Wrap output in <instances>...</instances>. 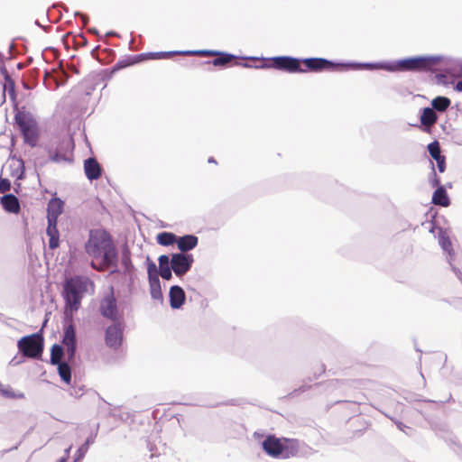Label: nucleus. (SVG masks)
<instances>
[{"mask_svg": "<svg viewBox=\"0 0 462 462\" xmlns=\"http://www.w3.org/2000/svg\"><path fill=\"white\" fill-rule=\"evenodd\" d=\"M48 154H49V160L52 162H55V163H60V162H72V159L66 155V154H63L61 153V152H60L59 150H55V151H52L51 149H48Z\"/></svg>", "mask_w": 462, "mask_h": 462, "instance_id": "473e14b6", "label": "nucleus"}, {"mask_svg": "<svg viewBox=\"0 0 462 462\" xmlns=\"http://www.w3.org/2000/svg\"><path fill=\"white\" fill-rule=\"evenodd\" d=\"M90 31H91V32H93V33H97V30L96 28H92Z\"/></svg>", "mask_w": 462, "mask_h": 462, "instance_id": "69168bd1", "label": "nucleus"}, {"mask_svg": "<svg viewBox=\"0 0 462 462\" xmlns=\"http://www.w3.org/2000/svg\"><path fill=\"white\" fill-rule=\"evenodd\" d=\"M170 260L175 268V275L179 278L188 273L194 263L191 254L173 253L170 255Z\"/></svg>", "mask_w": 462, "mask_h": 462, "instance_id": "4468645a", "label": "nucleus"}, {"mask_svg": "<svg viewBox=\"0 0 462 462\" xmlns=\"http://www.w3.org/2000/svg\"><path fill=\"white\" fill-rule=\"evenodd\" d=\"M430 164H431V175H432V178L430 180V183L433 187H436L438 188L439 185H441L440 184V180L439 178L437 176L436 174V171H435V168H434V164L433 162H430Z\"/></svg>", "mask_w": 462, "mask_h": 462, "instance_id": "37998d69", "label": "nucleus"}, {"mask_svg": "<svg viewBox=\"0 0 462 462\" xmlns=\"http://www.w3.org/2000/svg\"><path fill=\"white\" fill-rule=\"evenodd\" d=\"M176 54L182 55V51H158V52L141 53L138 55H129L123 60H119L111 68L110 77H112L113 74H115L116 72H117L123 69H125L129 66H132V65L141 62L148 56H150L153 59H162V58H170Z\"/></svg>", "mask_w": 462, "mask_h": 462, "instance_id": "1a4fd4ad", "label": "nucleus"}, {"mask_svg": "<svg viewBox=\"0 0 462 462\" xmlns=\"http://www.w3.org/2000/svg\"><path fill=\"white\" fill-rule=\"evenodd\" d=\"M64 356V347L62 345L54 344L51 349V364L55 365L59 363L63 362L62 357Z\"/></svg>", "mask_w": 462, "mask_h": 462, "instance_id": "c756f323", "label": "nucleus"}, {"mask_svg": "<svg viewBox=\"0 0 462 462\" xmlns=\"http://www.w3.org/2000/svg\"><path fill=\"white\" fill-rule=\"evenodd\" d=\"M48 161H50V160L46 159L44 156H35L33 159V162H34V166H35L36 171L39 168H42L43 166H45V164L48 162Z\"/></svg>", "mask_w": 462, "mask_h": 462, "instance_id": "a19ab883", "label": "nucleus"}, {"mask_svg": "<svg viewBox=\"0 0 462 462\" xmlns=\"http://www.w3.org/2000/svg\"><path fill=\"white\" fill-rule=\"evenodd\" d=\"M99 424L97 425V429L95 432H91L89 436L86 439L85 442L77 449L76 453L79 454L83 457H85L87 452L88 451V448L90 445H92L97 438V430H98Z\"/></svg>", "mask_w": 462, "mask_h": 462, "instance_id": "7c9ffc66", "label": "nucleus"}, {"mask_svg": "<svg viewBox=\"0 0 462 462\" xmlns=\"http://www.w3.org/2000/svg\"><path fill=\"white\" fill-rule=\"evenodd\" d=\"M93 286V281L84 275L65 277L62 282L61 296L65 303L66 313L69 312L72 315L77 312L88 287Z\"/></svg>", "mask_w": 462, "mask_h": 462, "instance_id": "f03ea898", "label": "nucleus"}, {"mask_svg": "<svg viewBox=\"0 0 462 462\" xmlns=\"http://www.w3.org/2000/svg\"><path fill=\"white\" fill-rule=\"evenodd\" d=\"M145 264L147 267V279L149 283L151 298L159 302H163V295L160 278H158V269L156 263L146 256Z\"/></svg>", "mask_w": 462, "mask_h": 462, "instance_id": "9b49d317", "label": "nucleus"}, {"mask_svg": "<svg viewBox=\"0 0 462 462\" xmlns=\"http://www.w3.org/2000/svg\"><path fill=\"white\" fill-rule=\"evenodd\" d=\"M13 176L15 177L18 180H23L25 178L24 162L22 159L19 161L18 167L14 171Z\"/></svg>", "mask_w": 462, "mask_h": 462, "instance_id": "4c0bfd02", "label": "nucleus"}, {"mask_svg": "<svg viewBox=\"0 0 462 462\" xmlns=\"http://www.w3.org/2000/svg\"><path fill=\"white\" fill-rule=\"evenodd\" d=\"M383 69L389 72V60L385 61H378V62H355V61H348L344 62L343 69L348 70V69Z\"/></svg>", "mask_w": 462, "mask_h": 462, "instance_id": "dca6fc26", "label": "nucleus"}, {"mask_svg": "<svg viewBox=\"0 0 462 462\" xmlns=\"http://www.w3.org/2000/svg\"><path fill=\"white\" fill-rule=\"evenodd\" d=\"M62 346L66 350L67 359L69 361H75L77 352V337L76 328L72 321L64 325Z\"/></svg>", "mask_w": 462, "mask_h": 462, "instance_id": "ddd939ff", "label": "nucleus"}, {"mask_svg": "<svg viewBox=\"0 0 462 462\" xmlns=\"http://www.w3.org/2000/svg\"><path fill=\"white\" fill-rule=\"evenodd\" d=\"M68 458L62 456L56 462H68Z\"/></svg>", "mask_w": 462, "mask_h": 462, "instance_id": "4d7b16f0", "label": "nucleus"}, {"mask_svg": "<svg viewBox=\"0 0 462 462\" xmlns=\"http://www.w3.org/2000/svg\"><path fill=\"white\" fill-rule=\"evenodd\" d=\"M107 35H117V33L115 32H107Z\"/></svg>", "mask_w": 462, "mask_h": 462, "instance_id": "0e129e2a", "label": "nucleus"}, {"mask_svg": "<svg viewBox=\"0 0 462 462\" xmlns=\"http://www.w3.org/2000/svg\"><path fill=\"white\" fill-rule=\"evenodd\" d=\"M14 124L21 132L23 142L31 147H35L39 139L38 123L34 116L25 106L14 107Z\"/></svg>", "mask_w": 462, "mask_h": 462, "instance_id": "39448f33", "label": "nucleus"}, {"mask_svg": "<svg viewBox=\"0 0 462 462\" xmlns=\"http://www.w3.org/2000/svg\"><path fill=\"white\" fill-rule=\"evenodd\" d=\"M64 202L60 198H52L47 205L46 235L49 236V247L54 250L60 246V233L58 230V217L63 212Z\"/></svg>", "mask_w": 462, "mask_h": 462, "instance_id": "423d86ee", "label": "nucleus"}, {"mask_svg": "<svg viewBox=\"0 0 462 462\" xmlns=\"http://www.w3.org/2000/svg\"><path fill=\"white\" fill-rule=\"evenodd\" d=\"M438 120V116L432 107L427 106L420 110V121L422 125L430 126Z\"/></svg>", "mask_w": 462, "mask_h": 462, "instance_id": "393cba45", "label": "nucleus"}, {"mask_svg": "<svg viewBox=\"0 0 462 462\" xmlns=\"http://www.w3.org/2000/svg\"><path fill=\"white\" fill-rule=\"evenodd\" d=\"M427 149L430 157L433 160L442 155L440 152V146L438 141H433L430 143H429Z\"/></svg>", "mask_w": 462, "mask_h": 462, "instance_id": "e433bc0d", "label": "nucleus"}, {"mask_svg": "<svg viewBox=\"0 0 462 462\" xmlns=\"http://www.w3.org/2000/svg\"><path fill=\"white\" fill-rule=\"evenodd\" d=\"M84 171L87 179L93 181L101 177L103 169L96 158L89 157L84 161Z\"/></svg>", "mask_w": 462, "mask_h": 462, "instance_id": "a211bd4d", "label": "nucleus"}, {"mask_svg": "<svg viewBox=\"0 0 462 462\" xmlns=\"http://www.w3.org/2000/svg\"><path fill=\"white\" fill-rule=\"evenodd\" d=\"M158 278L160 276L165 280L170 281L172 279V273H175V268L170 260V255L162 254L158 257Z\"/></svg>", "mask_w": 462, "mask_h": 462, "instance_id": "f3484780", "label": "nucleus"}, {"mask_svg": "<svg viewBox=\"0 0 462 462\" xmlns=\"http://www.w3.org/2000/svg\"><path fill=\"white\" fill-rule=\"evenodd\" d=\"M436 162H437V167H438V170L440 173L444 172L445 170H446V158L444 155H441L438 158H435Z\"/></svg>", "mask_w": 462, "mask_h": 462, "instance_id": "79ce46f5", "label": "nucleus"}, {"mask_svg": "<svg viewBox=\"0 0 462 462\" xmlns=\"http://www.w3.org/2000/svg\"><path fill=\"white\" fill-rule=\"evenodd\" d=\"M217 56V58L213 59L210 61H208L207 63L212 64L216 67H222L236 58V55L224 51H219L218 55Z\"/></svg>", "mask_w": 462, "mask_h": 462, "instance_id": "c85d7f7f", "label": "nucleus"}, {"mask_svg": "<svg viewBox=\"0 0 462 462\" xmlns=\"http://www.w3.org/2000/svg\"><path fill=\"white\" fill-rule=\"evenodd\" d=\"M170 306L173 310L180 309L186 301L184 290L179 285H172L169 291Z\"/></svg>", "mask_w": 462, "mask_h": 462, "instance_id": "6ab92c4d", "label": "nucleus"}, {"mask_svg": "<svg viewBox=\"0 0 462 462\" xmlns=\"http://www.w3.org/2000/svg\"><path fill=\"white\" fill-rule=\"evenodd\" d=\"M99 312L102 317L110 319L111 321L122 319L118 315L117 301L113 291L105 295L100 300Z\"/></svg>", "mask_w": 462, "mask_h": 462, "instance_id": "2eb2a0df", "label": "nucleus"}, {"mask_svg": "<svg viewBox=\"0 0 462 462\" xmlns=\"http://www.w3.org/2000/svg\"><path fill=\"white\" fill-rule=\"evenodd\" d=\"M121 263L124 266V274L132 276L135 272V267L131 260V251L127 244H125L121 249Z\"/></svg>", "mask_w": 462, "mask_h": 462, "instance_id": "5701e85b", "label": "nucleus"}, {"mask_svg": "<svg viewBox=\"0 0 462 462\" xmlns=\"http://www.w3.org/2000/svg\"><path fill=\"white\" fill-rule=\"evenodd\" d=\"M83 457L78 453H75L73 462H81L83 460Z\"/></svg>", "mask_w": 462, "mask_h": 462, "instance_id": "603ef678", "label": "nucleus"}, {"mask_svg": "<svg viewBox=\"0 0 462 462\" xmlns=\"http://www.w3.org/2000/svg\"><path fill=\"white\" fill-rule=\"evenodd\" d=\"M263 451L270 457L278 459H287L301 456V443L296 439L277 438L268 435L262 442Z\"/></svg>", "mask_w": 462, "mask_h": 462, "instance_id": "20e7f679", "label": "nucleus"}, {"mask_svg": "<svg viewBox=\"0 0 462 462\" xmlns=\"http://www.w3.org/2000/svg\"><path fill=\"white\" fill-rule=\"evenodd\" d=\"M438 240L441 249L447 254L448 263H450L455 258V252L452 247L451 240L443 228H439Z\"/></svg>", "mask_w": 462, "mask_h": 462, "instance_id": "412c9836", "label": "nucleus"}, {"mask_svg": "<svg viewBox=\"0 0 462 462\" xmlns=\"http://www.w3.org/2000/svg\"><path fill=\"white\" fill-rule=\"evenodd\" d=\"M199 244V238L193 234L184 236H178L176 245L179 253L189 254V251L194 249Z\"/></svg>", "mask_w": 462, "mask_h": 462, "instance_id": "aec40b11", "label": "nucleus"}, {"mask_svg": "<svg viewBox=\"0 0 462 462\" xmlns=\"http://www.w3.org/2000/svg\"><path fill=\"white\" fill-rule=\"evenodd\" d=\"M208 162L209 163H217L216 160L213 157H209L208 160Z\"/></svg>", "mask_w": 462, "mask_h": 462, "instance_id": "13d9d810", "label": "nucleus"}, {"mask_svg": "<svg viewBox=\"0 0 462 462\" xmlns=\"http://www.w3.org/2000/svg\"><path fill=\"white\" fill-rule=\"evenodd\" d=\"M455 89L458 92H462V80L457 82Z\"/></svg>", "mask_w": 462, "mask_h": 462, "instance_id": "6e6d98bb", "label": "nucleus"}, {"mask_svg": "<svg viewBox=\"0 0 462 462\" xmlns=\"http://www.w3.org/2000/svg\"><path fill=\"white\" fill-rule=\"evenodd\" d=\"M309 388V386H306V385H302L300 387H299L298 389L294 390L291 395V396H295L297 395L298 393H304L305 391H307V389Z\"/></svg>", "mask_w": 462, "mask_h": 462, "instance_id": "de8ad7c7", "label": "nucleus"}, {"mask_svg": "<svg viewBox=\"0 0 462 462\" xmlns=\"http://www.w3.org/2000/svg\"><path fill=\"white\" fill-rule=\"evenodd\" d=\"M436 79H437V82L439 83V84H445L446 83V80H447V77L445 74L443 73H439V74H436Z\"/></svg>", "mask_w": 462, "mask_h": 462, "instance_id": "a18cd8bd", "label": "nucleus"}, {"mask_svg": "<svg viewBox=\"0 0 462 462\" xmlns=\"http://www.w3.org/2000/svg\"><path fill=\"white\" fill-rule=\"evenodd\" d=\"M23 87L26 89H32V86H30L29 84H26V83H23Z\"/></svg>", "mask_w": 462, "mask_h": 462, "instance_id": "052dcab7", "label": "nucleus"}, {"mask_svg": "<svg viewBox=\"0 0 462 462\" xmlns=\"http://www.w3.org/2000/svg\"><path fill=\"white\" fill-rule=\"evenodd\" d=\"M178 236L171 232H161L156 236V241L159 245L163 246H170L176 245Z\"/></svg>", "mask_w": 462, "mask_h": 462, "instance_id": "bb28decb", "label": "nucleus"}, {"mask_svg": "<svg viewBox=\"0 0 462 462\" xmlns=\"http://www.w3.org/2000/svg\"><path fill=\"white\" fill-rule=\"evenodd\" d=\"M16 67H17L18 69H23V64L21 63V62L17 63Z\"/></svg>", "mask_w": 462, "mask_h": 462, "instance_id": "bf43d9fd", "label": "nucleus"}, {"mask_svg": "<svg viewBox=\"0 0 462 462\" xmlns=\"http://www.w3.org/2000/svg\"><path fill=\"white\" fill-rule=\"evenodd\" d=\"M56 148L61 152V153L69 156L74 150L73 140L71 138H63L59 142Z\"/></svg>", "mask_w": 462, "mask_h": 462, "instance_id": "72a5a7b5", "label": "nucleus"}, {"mask_svg": "<svg viewBox=\"0 0 462 462\" xmlns=\"http://www.w3.org/2000/svg\"><path fill=\"white\" fill-rule=\"evenodd\" d=\"M70 363H74V361H69L68 359L55 365L57 366L58 374L60 379L69 384L71 382V366Z\"/></svg>", "mask_w": 462, "mask_h": 462, "instance_id": "a878e982", "label": "nucleus"}, {"mask_svg": "<svg viewBox=\"0 0 462 462\" xmlns=\"http://www.w3.org/2000/svg\"><path fill=\"white\" fill-rule=\"evenodd\" d=\"M0 394L7 399H23V393H16L9 385H4L0 383Z\"/></svg>", "mask_w": 462, "mask_h": 462, "instance_id": "2f4dec72", "label": "nucleus"}, {"mask_svg": "<svg viewBox=\"0 0 462 462\" xmlns=\"http://www.w3.org/2000/svg\"><path fill=\"white\" fill-rule=\"evenodd\" d=\"M245 59L260 60V58H257V57H245ZM261 60H263V58H261Z\"/></svg>", "mask_w": 462, "mask_h": 462, "instance_id": "680f3d73", "label": "nucleus"}, {"mask_svg": "<svg viewBox=\"0 0 462 462\" xmlns=\"http://www.w3.org/2000/svg\"><path fill=\"white\" fill-rule=\"evenodd\" d=\"M62 74H63V75H64V77H65V80H67L68 77H67V75H66V72L62 71Z\"/></svg>", "mask_w": 462, "mask_h": 462, "instance_id": "338daca9", "label": "nucleus"}, {"mask_svg": "<svg viewBox=\"0 0 462 462\" xmlns=\"http://www.w3.org/2000/svg\"><path fill=\"white\" fill-rule=\"evenodd\" d=\"M0 203L5 211L18 214L21 210L20 201L13 193L5 194L0 198Z\"/></svg>", "mask_w": 462, "mask_h": 462, "instance_id": "4be33fe9", "label": "nucleus"}, {"mask_svg": "<svg viewBox=\"0 0 462 462\" xmlns=\"http://www.w3.org/2000/svg\"><path fill=\"white\" fill-rule=\"evenodd\" d=\"M93 268H96V264L94 263H91Z\"/></svg>", "mask_w": 462, "mask_h": 462, "instance_id": "774afa93", "label": "nucleus"}, {"mask_svg": "<svg viewBox=\"0 0 462 462\" xmlns=\"http://www.w3.org/2000/svg\"><path fill=\"white\" fill-rule=\"evenodd\" d=\"M12 185L10 180L7 178L0 177V193H5L10 190Z\"/></svg>", "mask_w": 462, "mask_h": 462, "instance_id": "ea45409f", "label": "nucleus"}, {"mask_svg": "<svg viewBox=\"0 0 462 462\" xmlns=\"http://www.w3.org/2000/svg\"><path fill=\"white\" fill-rule=\"evenodd\" d=\"M72 448V445H69L65 450H64V453H63V457H65L66 458H69L70 457V450Z\"/></svg>", "mask_w": 462, "mask_h": 462, "instance_id": "8fccbe9b", "label": "nucleus"}, {"mask_svg": "<svg viewBox=\"0 0 462 462\" xmlns=\"http://www.w3.org/2000/svg\"><path fill=\"white\" fill-rule=\"evenodd\" d=\"M83 457L78 453H75L73 462H81L83 460Z\"/></svg>", "mask_w": 462, "mask_h": 462, "instance_id": "5fc2aeb1", "label": "nucleus"}, {"mask_svg": "<svg viewBox=\"0 0 462 462\" xmlns=\"http://www.w3.org/2000/svg\"><path fill=\"white\" fill-rule=\"evenodd\" d=\"M83 457L78 453H75L73 462H81L83 460Z\"/></svg>", "mask_w": 462, "mask_h": 462, "instance_id": "864d4df0", "label": "nucleus"}, {"mask_svg": "<svg viewBox=\"0 0 462 462\" xmlns=\"http://www.w3.org/2000/svg\"><path fill=\"white\" fill-rule=\"evenodd\" d=\"M124 328L125 323L123 319L112 321L105 330V343L106 346L113 350H117L121 347L124 342Z\"/></svg>", "mask_w": 462, "mask_h": 462, "instance_id": "f8f14e48", "label": "nucleus"}, {"mask_svg": "<svg viewBox=\"0 0 462 462\" xmlns=\"http://www.w3.org/2000/svg\"><path fill=\"white\" fill-rule=\"evenodd\" d=\"M219 51H214V50H189V51H182V55H199V56H214L218 55Z\"/></svg>", "mask_w": 462, "mask_h": 462, "instance_id": "c9c22d12", "label": "nucleus"}, {"mask_svg": "<svg viewBox=\"0 0 462 462\" xmlns=\"http://www.w3.org/2000/svg\"><path fill=\"white\" fill-rule=\"evenodd\" d=\"M301 64L304 65L302 73L344 70V62L319 57L301 58Z\"/></svg>", "mask_w": 462, "mask_h": 462, "instance_id": "9d476101", "label": "nucleus"}, {"mask_svg": "<svg viewBox=\"0 0 462 462\" xmlns=\"http://www.w3.org/2000/svg\"><path fill=\"white\" fill-rule=\"evenodd\" d=\"M395 425L397 426V428L402 430V431H404V429L407 428V426L405 424H403L402 421H399V420H393Z\"/></svg>", "mask_w": 462, "mask_h": 462, "instance_id": "09e8293b", "label": "nucleus"}, {"mask_svg": "<svg viewBox=\"0 0 462 462\" xmlns=\"http://www.w3.org/2000/svg\"><path fill=\"white\" fill-rule=\"evenodd\" d=\"M443 59L441 55H421L389 60V72L432 71Z\"/></svg>", "mask_w": 462, "mask_h": 462, "instance_id": "7ed1b4c3", "label": "nucleus"}, {"mask_svg": "<svg viewBox=\"0 0 462 462\" xmlns=\"http://www.w3.org/2000/svg\"><path fill=\"white\" fill-rule=\"evenodd\" d=\"M450 266H451V270L453 271V273L456 274V276L459 279V280H462V273L461 271L456 267L455 265L452 264V262L449 263Z\"/></svg>", "mask_w": 462, "mask_h": 462, "instance_id": "49530a36", "label": "nucleus"}, {"mask_svg": "<svg viewBox=\"0 0 462 462\" xmlns=\"http://www.w3.org/2000/svg\"><path fill=\"white\" fill-rule=\"evenodd\" d=\"M5 92L8 93L10 98L14 101L16 98V89L15 83L13 79L5 80V85L3 87V98L5 99Z\"/></svg>", "mask_w": 462, "mask_h": 462, "instance_id": "f704fd0d", "label": "nucleus"}, {"mask_svg": "<svg viewBox=\"0 0 462 462\" xmlns=\"http://www.w3.org/2000/svg\"><path fill=\"white\" fill-rule=\"evenodd\" d=\"M432 204L440 207H448L450 205V199L443 185H439L434 190L431 198Z\"/></svg>", "mask_w": 462, "mask_h": 462, "instance_id": "b1692460", "label": "nucleus"}, {"mask_svg": "<svg viewBox=\"0 0 462 462\" xmlns=\"http://www.w3.org/2000/svg\"><path fill=\"white\" fill-rule=\"evenodd\" d=\"M21 188V184L20 183H17L16 184V188H15V192H18V189Z\"/></svg>", "mask_w": 462, "mask_h": 462, "instance_id": "e2e57ef3", "label": "nucleus"}, {"mask_svg": "<svg viewBox=\"0 0 462 462\" xmlns=\"http://www.w3.org/2000/svg\"><path fill=\"white\" fill-rule=\"evenodd\" d=\"M83 457L78 453H75L73 462H81L83 460Z\"/></svg>", "mask_w": 462, "mask_h": 462, "instance_id": "3c124183", "label": "nucleus"}, {"mask_svg": "<svg viewBox=\"0 0 462 462\" xmlns=\"http://www.w3.org/2000/svg\"><path fill=\"white\" fill-rule=\"evenodd\" d=\"M0 73L3 76L5 80L12 79L11 75L9 74V72L5 67L3 55L0 56Z\"/></svg>", "mask_w": 462, "mask_h": 462, "instance_id": "58836bf2", "label": "nucleus"}, {"mask_svg": "<svg viewBox=\"0 0 462 462\" xmlns=\"http://www.w3.org/2000/svg\"><path fill=\"white\" fill-rule=\"evenodd\" d=\"M451 104V100L444 96H438L431 100V107L438 112L446 111Z\"/></svg>", "mask_w": 462, "mask_h": 462, "instance_id": "cd10ccee", "label": "nucleus"}, {"mask_svg": "<svg viewBox=\"0 0 462 462\" xmlns=\"http://www.w3.org/2000/svg\"><path fill=\"white\" fill-rule=\"evenodd\" d=\"M75 16L79 17L84 24H87L89 21L88 16L86 14H83L81 12H76Z\"/></svg>", "mask_w": 462, "mask_h": 462, "instance_id": "c03bdc74", "label": "nucleus"}, {"mask_svg": "<svg viewBox=\"0 0 462 462\" xmlns=\"http://www.w3.org/2000/svg\"><path fill=\"white\" fill-rule=\"evenodd\" d=\"M272 63L263 62L260 65H251L247 62L239 63L244 68L275 69L288 73H302L301 58L292 56H275L271 58Z\"/></svg>", "mask_w": 462, "mask_h": 462, "instance_id": "0eeeda50", "label": "nucleus"}, {"mask_svg": "<svg viewBox=\"0 0 462 462\" xmlns=\"http://www.w3.org/2000/svg\"><path fill=\"white\" fill-rule=\"evenodd\" d=\"M85 251L89 256L100 259L103 266L112 267L111 274L120 273V270L117 267L118 252L112 236L106 230H89L88 239L85 243Z\"/></svg>", "mask_w": 462, "mask_h": 462, "instance_id": "f257e3e1", "label": "nucleus"}, {"mask_svg": "<svg viewBox=\"0 0 462 462\" xmlns=\"http://www.w3.org/2000/svg\"><path fill=\"white\" fill-rule=\"evenodd\" d=\"M19 352L24 357L41 360L44 349V338L40 332L24 336L17 341Z\"/></svg>", "mask_w": 462, "mask_h": 462, "instance_id": "6e6552de", "label": "nucleus"}]
</instances>
